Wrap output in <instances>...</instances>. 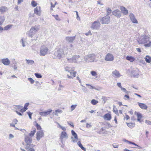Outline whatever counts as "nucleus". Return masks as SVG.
<instances>
[{"label": "nucleus", "mask_w": 151, "mask_h": 151, "mask_svg": "<svg viewBox=\"0 0 151 151\" xmlns=\"http://www.w3.org/2000/svg\"><path fill=\"white\" fill-rule=\"evenodd\" d=\"M36 126L37 129L40 130L41 129V128L40 126L37 123H36Z\"/></svg>", "instance_id": "nucleus-52"}, {"label": "nucleus", "mask_w": 151, "mask_h": 151, "mask_svg": "<svg viewBox=\"0 0 151 151\" xmlns=\"http://www.w3.org/2000/svg\"><path fill=\"white\" fill-rule=\"evenodd\" d=\"M68 61L70 63H78L81 61L79 55H75L70 58H67Z\"/></svg>", "instance_id": "nucleus-2"}, {"label": "nucleus", "mask_w": 151, "mask_h": 151, "mask_svg": "<svg viewBox=\"0 0 151 151\" xmlns=\"http://www.w3.org/2000/svg\"><path fill=\"white\" fill-rule=\"evenodd\" d=\"M2 63L5 65H8L10 63L9 60L8 58L3 59L1 60Z\"/></svg>", "instance_id": "nucleus-21"}, {"label": "nucleus", "mask_w": 151, "mask_h": 151, "mask_svg": "<svg viewBox=\"0 0 151 151\" xmlns=\"http://www.w3.org/2000/svg\"><path fill=\"white\" fill-rule=\"evenodd\" d=\"M35 132L36 129L35 128H34L33 129V130L29 134V135H28V136L32 137L33 136Z\"/></svg>", "instance_id": "nucleus-30"}, {"label": "nucleus", "mask_w": 151, "mask_h": 151, "mask_svg": "<svg viewBox=\"0 0 151 151\" xmlns=\"http://www.w3.org/2000/svg\"><path fill=\"white\" fill-rule=\"evenodd\" d=\"M16 107L18 109H21L23 108V106L19 105L17 106Z\"/></svg>", "instance_id": "nucleus-60"}, {"label": "nucleus", "mask_w": 151, "mask_h": 151, "mask_svg": "<svg viewBox=\"0 0 151 151\" xmlns=\"http://www.w3.org/2000/svg\"><path fill=\"white\" fill-rule=\"evenodd\" d=\"M145 122L146 124L148 125H151V121L149 120H146Z\"/></svg>", "instance_id": "nucleus-54"}, {"label": "nucleus", "mask_w": 151, "mask_h": 151, "mask_svg": "<svg viewBox=\"0 0 151 151\" xmlns=\"http://www.w3.org/2000/svg\"><path fill=\"white\" fill-rule=\"evenodd\" d=\"M126 58L127 60L130 61V62H133L135 60L134 58L131 56H128Z\"/></svg>", "instance_id": "nucleus-27"}, {"label": "nucleus", "mask_w": 151, "mask_h": 151, "mask_svg": "<svg viewBox=\"0 0 151 151\" xmlns=\"http://www.w3.org/2000/svg\"><path fill=\"white\" fill-rule=\"evenodd\" d=\"M12 25H7L6 26H5L4 28V29L5 30H7L8 29L10 28L11 27H12Z\"/></svg>", "instance_id": "nucleus-41"}, {"label": "nucleus", "mask_w": 151, "mask_h": 151, "mask_svg": "<svg viewBox=\"0 0 151 151\" xmlns=\"http://www.w3.org/2000/svg\"><path fill=\"white\" fill-rule=\"evenodd\" d=\"M26 63L29 65H32L35 63L34 61L32 60L26 59Z\"/></svg>", "instance_id": "nucleus-28"}, {"label": "nucleus", "mask_w": 151, "mask_h": 151, "mask_svg": "<svg viewBox=\"0 0 151 151\" xmlns=\"http://www.w3.org/2000/svg\"><path fill=\"white\" fill-rule=\"evenodd\" d=\"M86 85L87 86H89V88L91 89H94L95 88V87H93L92 86H91V85H90L89 84H86Z\"/></svg>", "instance_id": "nucleus-55"}, {"label": "nucleus", "mask_w": 151, "mask_h": 151, "mask_svg": "<svg viewBox=\"0 0 151 151\" xmlns=\"http://www.w3.org/2000/svg\"><path fill=\"white\" fill-rule=\"evenodd\" d=\"M77 106V105H73L71 106V109L72 111Z\"/></svg>", "instance_id": "nucleus-44"}, {"label": "nucleus", "mask_w": 151, "mask_h": 151, "mask_svg": "<svg viewBox=\"0 0 151 151\" xmlns=\"http://www.w3.org/2000/svg\"><path fill=\"white\" fill-rule=\"evenodd\" d=\"M28 80L30 82L31 84H33L34 83L35 81L32 78H28Z\"/></svg>", "instance_id": "nucleus-45"}, {"label": "nucleus", "mask_w": 151, "mask_h": 151, "mask_svg": "<svg viewBox=\"0 0 151 151\" xmlns=\"http://www.w3.org/2000/svg\"><path fill=\"white\" fill-rule=\"evenodd\" d=\"M100 23L99 21H96L93 22L91 27L94 29H98L100 26Z\"/></svg>", "instance_id": "nucleus-7"}, {"label": "nucleus", "mask_w": 151, "mask_h": 151, "mask_svg": "<svg viewBox=\"0 0 151 151\" xmlns=\"http://www.w3.org/2000/svg\"><path fill=\"white\" fill-rule=\"evenodd\" d=\"M112 14L114 16L120 17L121 16V12L119 10L116 9L112 12Z\"/></svg>", "instance_id": "nucleus-17"}, {"label": "nucleus", "mask_w": 151, "mask_h": 151, "mask_svg": "<svg viewBox=\"0 0 151 151\" xmlns=\"http://www.w3.org/2000/svg\"><path fill=\"white\" fill-rule=\"evenodd\" d=\"M33 147H30L28 150V151H35V149L33 148Z\"/></svg>", "instance_id": "nucleus-56"}, {"label": "nucleus", "mask_w": 151, "mask_h": 151, "mask_svg": "<svg viewBox=\"0 0 151 151\" xmlns=\"http://www.w3.org/2000/svg\"><path fill=\"white\" fill-rule=\"evenodd\" d=\"M138 105L140 108L142 109L146 110L147 108V106L145 104L139 102Z\"/></svg>", "instance_id": "nucleus-24"}, {"label": "nucleus", "mask_w": 151, "mask_h": 151, "mask_svg": "<svg viewBox=\"0 0 151 151\" xmlns=\"http://www.w3.org/2000/svg\"><path fill=\"white\" fill-rule=\"evenodd\" d=\"M31 4L33 7H35L37 5V3L36 2L34 1H32L31 2Z\"/></svg>", "instance_id": "nucleus-40"}, {"label": "nucleus", "mask_w": 151, "mask_h": 151, "mask_svg": "<svg viewBox=\"0 0 151 151\" xmlns=\"http://www.w3.org/2000/svg\"><path fill=\"white\" fill-rule=\"evenodd\" d=\"M52 111V110L50 109L48 111H46L40 112H39V114L41 116H46L50 114Z\"/></svg>", "instance_id": "nucleus-19"}, {"label": "nucleus", "mask_w": 151, "mask_h": 151, "mask_svg": "<svg viewBox=\"0 0 151 151\" xmlns=\"http://www.w3.org/2000/svg\"><path fill=\"white\" fill-rule=\"evenodd\" d=\"M8 9L5 6H1L0 7V12L3 13L8 10Z\"/></svg>", "instance_id": "nucleus-23"}, {"label": "nucleus", "mask_w": 151, "mask_h": 151, "mask_svg": "<svg viewBox=\"0 0 151 151\" xmlns=\"http://www.w3.org/2000/svg\"><path fill=\"white\" fill-rule=\"evenodd\" d=\"M24 0H18L17 4H20L21 2L23 1Z\"/></svg>", "instance_id": "nucleus-63"}, {"label": "nucleus", "mask_w": 151, "mask_h": 151, "mask_svg": "<svg viewBox=\"0 0 151 151\" xmlns=\"http://www.w3.org/2000/svg\"><path fill=\"white\" fill-rule=\"evenodd\" d=\"M39 30V29L38 27L36 26L32 27L29 31L28 34V36L32 37L33 35L34 34L37 32Z\"/></svg>", "instance_id": "nucleus-5"}, {"label": "nucleus", "mask_w": 151, "mask_h": 151, "mask_svg": "<svg viewBox=\"0 0 151 151\" xmlns=\"http://www.w3.org/2000/svg\"><path fill=\"white\" fill-rule=\"evenodd\" d=\"M145 47H150L151 46V41H150L148 43L144 45Z\"/></svg>", "instance_id": "nucleus-46"}, {"label": "nucleus", "mask_w": 151, "mask_h": 151, "mask_svg": "<svg viewBox=\"0 0 151 151\" xmlns=\"http://www.w3.org/2000/svg\"><path fill=\"white\" fill-rule=\"evenodd\" d=\"M145 61L147 63H150L151 61V57L148 55H147L145 58Z\"/></svg>", "instance_id": "nucleus-29"}, {"label": "nucleus", "mask_w": 151, "mask_h": 151, "mask_svg": "<svg viewBox=\"0 0 151 151\" xmlns=\"http://www.w3.org/2000/svg\"><path fill=\"white\" fill-rule=\"evenodd\" d=\"M29 103H26L25 104V105H24V109L25 110H27V106H28L29 105Z\"/></svg>", "instance_id": "nucleus-48"}, {"label": "nucleus", "mask_w": 151, "mask_h": 151, "mask_svg": "<svg viewBox=\"0 0 151 151\" xmlns=\"http://www.w3.org/2000/svg\"><path fill=\"white\" fill-rule=\"evenodd\" d=\"M5 20V18L4 16H0V25L2 24Z\"/></svg>", "instance_id": "nucleus-33"}, {"label": "nucleus", "mask_w": 151, "mask_h": 151, "mask_svg": "<svg viewBox=\"0 0 151 151\" xmlns=\"http://www.w3.org/2000/svg\"><path fill=\"white\" fill-rule=\"evenodd\" d=\"M86 127L87 128H90V127H91V126L90 124H88V123H87L86 124Z\"/></svg>", "instance_id": "nucleus-62"}, {"label": "nucleus", "mask_w": 151, "mask_h": 151, "mask_svg": "<svg viewBox=\"0 0 151 151\" xmlns=\"http://www.w3.org/2000/svg\"><path fill=\"white\" fill-rule=\"evenodd\" d=\"M121 90L124 92L126 94H128L129 93V92L127 91L126 89L122 87L121 88Z\"/></svg>", "instance_id": "nucleus-39"}, {"label": "nucleus", "mask_w": 151, "mask_h": 151, "mask_svg": "<svg viewBox=\"0 0 151 151\" xmlns=\"http://www.w3.org/2000/svg\"><path fill=\"white\" fill-rule=\"evenodd\" d=\"M137 118H141L142 117V115L139 113H137Z\"/></svg>", "instance_id": "nucleus-50"}, {"label": "nucleus", "mask_w": 151, "mask_h": 151, "mask_svg": "<svg viewBox=\"0 0 151 151\" xmlns=\"http://www.w3.org/2000/svg\"><path fill=\"white\" fill-rule=\"evenodd\" d=\"M25 142L26 143V144L25 145V148L28 149L30 147H33L34 145L33 144H31L32 141V137L28 135H26L25 137Z\"/></svg>", "instance_id": "nucleus-1"}, {"label": "nucleus", "mask_w": 151, "mask_h": 151, "mask_svg": "<svg viewBox=\"0 0 151 151\" xmlns=\"http://www.w3.org/2000/svg\"><path fill=\"white\" fill-rule=\"evenodd\" d=\"M120 9L122 12L124 14L126 15L128 14V11L124 7L121 6Z\"/></svg>", "instance_id": "nucleus-22"}, {"label": "nucleus", "mask_w": 151, "mask_h": 151, "mask_svg": "<svg viewBox=\"0 0 151 151\" xmlns=\"http://www.w3.org/2000/svg\"><path fill=\"white\" fill-rule=\"evenodd\" d=\"M129 17L131 21L134 23H137L138 22L135 18L134 15L132 13H131L129 15Z\"/></svg>", "instance_id": "nucleus-18"}, {"label": "nucleus", "mask_w": 151, "mask_h": 151, "mask_svg": "<svg viewBox=\"0 0 151 151\" xmlns=\"http://www.w3.org/2000/svg\"><path fill=\"white\" fill-rule=\"evenodd\" d=\"M27 113L28 114L30 119H32L31 116L32 114V113H31L29 112H27Z\"/></svg>", "instance_id": "nucleus-51"}, {"label": "nucleus", "mask_w": 151, "mask_h": 151, "mask_svg": "<svg viewBox=\"0 0 151 151\" xmlns=\"http://www.w3.org/2000/svg\"><path fill=\"white\" fill-rule=\"evenodd\" d=\"M62 112L61 110L60 109H58L55 111V115L57 116H58V113H60Z\"/></svg>", "instance_id": "nucleus-37"}, {"label": "nucleus", "mask_w": 151, "mask_h": 151, "mask_svg": "<svg viewBox=\"0 0 151 151\" xmlns=\"http://www.w3.org/2000/svg\"><path fill=\"white\" fill-rule=\"evenodd\" d=\"M149 37L145 35L141 36L139 39L137 40L139 44H144L146 43L149 40Z\"/></svg>", "instance_id": "nucleus-3"}, {"label": "nucleus", "mask_w": 151, "mask_h": 151, "mask_svg": "<svg viewBox=\"0 0 151 151\" xmlns=\"http://www.w3.org/2000/svg\"><path fill=\"white\" fill-rule=\"evenodd\" d=\"M71 133L75 139H74L73 137H71V139H72V141L74 142H76L78 140V137L77 134L73 130H71Z\"/></svg>", "instance_id": "nucleus-12"}, {"label": "nucleus", "mask_w": 151, "mask_h": 151, "mask_svg": "<svg viewBox=\"0 0 151 151\" xmlns=\"http://www.w3.org/2000/svg\"><path fill=\"white\" fill-rule=\"evenodd\" d=\"M127 125L130 128H133L134 125V124L132 123H127Z\"/></svg>", "instance_id": "nucleus-35"}, {"label": "nucleus", "mask_w": 151, "mask_h": 151, "mask_svg": "<svg viewBox=\"0 0 151 151\" xmlns=\"http://www.w3.org/2000/svg\"><path fill=\"white\" fill-rule=\"evenodd\" d=\"M112 75L114 77L117 78H119L121 76L119 72L116 70L113 71Z\"/></svg>", "instance_id": "nucleus-16"}, {"label": "nucleus", "mask_w": 151, "mask_h": 151, "mask_svg": "<svg viewBox=\"0 0 151 151\" xmlns=\"http://www.w3.org/2000/svg\"><path fill=\"white\" fill-rule=\"evenodd\" d=\"M98 103V101L95 99H92L91 101V103L93 105H96Z\"/></svg>", "instance_id": "nucleus-34"}, {"label": "nucleus", "mask_w": 151, "mask_h": 151, "mask_svg": "<svg viewBox=\"0 0 151 151\" xmlns=\"http://www.w3.org/2000/svg\"><path fill=\"white\" fill-rule=\"evenodd\" d=\"M34 13L35 14L38 16H40L41 13V8L40 6H37L35 8Z\"/></svg>", "instance_id": "nucleus-15"}, {"label": "nucleus", "mask_w": 151, "mask_h": 151, "mask_svg": "<svg viewBox=\"0 0 151 151\" xmlns=\"http://www.w3.org/2000/svg\"><path fill=\"white\" fill-rule=\"evenodd\" d=\"M55 17V19L57 20L60 21V19L58 17V15H52Z\"/></svg>", "instance_id": "nucleus-49"}, {"label": "nucleus", "mask_w": 151, "mask_h": 151, "mask_svg": "<svg viewBox=\"0 0 151 151\" xmlns=\"http://www.w3.org/2000/svg\"><path fill=\"white\" fill-rule=\"evenodd\" d=\"M63 54V51L62 49H60L55 51L54 54L55 58L58 59H60Z\"/></svg>", "instance_id": "nucleus-6"}, {"label": "nucleus", "mask_w": 151, "mask_h": 151, "mask_svg": "<svg viewBox=\"0 0 151 151\" xmlns=\"http://www.w3.org/2000/svg\"><path fill=\"white\" fill-rule=\"evenodd\" d=\"M101 21L102 24H107L110 22V17L109 16H106L101 19Z\"/></svg>", "instance_id": "nucleus-8"}, {"label": "nucleus", "mask_w": 151, "mask_h": 151, "mask_svg": "<svg viewBox=\"0 0 151 151\" xmlns=\"http://www.w3.org/2000/svg\"><path fill=\"white\" fill-rule=\"evenodd\" d=\"M84 60L86 62H90L89 59L87 57V55L86 56H85Z\"/></svg>", "instance_id": "nucleus-47"}, {"label": "nucleus", "mask_w": 151, "mask_h": 151, "mask_svg": "<svg viewBox=\"0 0 151 151\" xmlns=\"http://www.w3.org/2000/svg\"><path fill=\"white\" fill-rule=\"evenodd\" d=\"M68 137V135L65 132H63L61 133L60 138L63 139L64 138L67 139Z\"/></svg>", "instance_id": "nucleus-26"}, {"label": "nucleus", "mask_w": 151, "mask_h": 151, "mask_svg": "<svg viewBox=\"0 0 151 151\" xmlns=\"http://www.w3.org/2000/svg\"><path fill=\"white\" fill-rule=\"evenodd\" d=\"M114 57L112 55L108 53L106 56L105 60L106 61H112L114 60Z\"/></svg>", "instance_id": "nucleus-13"}, {"label": "nucleus", "mask_w": 151, "mask_h": 151, "mask_svg": "<svg viewBox=\"0 0 151 151\" xmlns=\"http://www.w3.org/2000/svg\"><path fill=\"white\" fill-rule=\"evenodd\" d=\"M70 72V76L68 74L67 75V77L68 78L73 79V78L76 76V72H73L72 71H71Z\"/></svg>", "instance_id": "nucleus-20"}, {"label": "nucleus", "mask_w": 151, "mask_h": 151, "mask_svg": "<svg viewBox=\"0 0 151 151\" xmlns=\"http://www.w3.org/2000/svg\"><path fill=\"white\" fill-rule=\"evenodd\" d=\"M35 76L37 78H40L42 77V76L40 73H35Z\"/></svg>", "instance_id": "nucleus-36"}, {"label": "nucleus", "mask_w": 151, "mask_h": 151, "mask_svg": "<svg viewBox=\"0 0 151 151\" xmlns=\"http://www.w3.org/2000/svg\"><path fill=\"white\" fill-rule=\"evenodd\" d=\"M117 86L120 88H121L122 87L121 85V83H117Z\"/></svg>", "instance_id": "nucleus-59"}, {"label": "nucleus", "mask_w": 151, "mask_h": 151, "mask_svg": "<svg viewBox=\"0 0 151 151\" xmlns=\"http://www.w3.org/2000/svg\"><path fill=\"white\" fill-rule=\"evenodd\" d=\"M112 146L113 147L115 148H117L118 147V145H116L115 144H113L112 145Z\"/></svg>", "instance_id": "nucleus-58"}, {"label": "nucleus", "mask_w": 151, "mask_h": 151, "mask_svg": "<svg viewBox=\"0 0 151 151\" xmlns=\"http://www.w3.org/2000/svg\"><path fill=\"white\" fill-rule=\"evenodd\" d=\"M65 70V71L70 72L71 71H73V70H72L71 68L68 66H66L64 68Z\"/></svg>", "instance_id": "nucleus-31"}, {"label": "nucleus", "mask_w": 151, "mask_h": 151, "mask_svg": "<svg viewBox=\"0 0 151 151\" xmlns=\"http://www.w3.org/2000/svg\"><path fill=\"white\" fill-rule=\"evenodd\" d=\"M36 135V139L38 141H39L40 139L44 135V133L42 130H40L37 132Z\"/></svg>", "instance_id": "nucleus-10"}, {"label": "nucleus", "mask_w": 151, "mask_h": 151, "mask_svg": "<svg viewBox=\"0 0 151 151\" xmlns=\"http://www.w3.org/2000/svg\"><path fill=\"white\" fill-rule=\"evenodd\" d=\"M20 42L21 43L22 46L23 47H24L25 46V42L24 41L23 39H22L20 40Z\"/></svg>", "instance_id": "nucleus-43"}, {"label": "nucleus", "mask_w": 151, "mask_h": 151, "mask_svg": "<svg viewBox=\"0 0 151 151\" xmlns=\"http://www.w3.org/2000/svg\"><path fill=\"white\" fill-rule=\"evenodd\" d=\"M139 74V71L137 69L132 70V76L134 78H138Z\"/></svg>", "instance_id": "nucleus-11"}, {"label": "nucleus", "mask_w": 151, "mask_h": 151, "mask_svg": "<svg viewBox=\"0 0 151 151\" xmlns=\"http://www.w3.org/2000/svg\"><path fill=\"white\" fill-rule=\"evenodd\" d=\"M26 111L24 108L23 109L22 108L20 109V111L22 113H23V112L25 111Z\"/></svg>", "instance_id": "nucleus-61"}, {"label": "nucleus", "mask_w": 151, "mask_h": 151, "mask_svg": "<svg viewBox=\"0 0 151 151\" xmlns=\"http://www.w3.org/2000/svg\"><path fill=\"white\" fill-rule=\"evenodd\" d=\"M77 144L80 147H82L83 146L80 141H78V142Z\"/></svg>", "instance_id": "nucleus-57"}, {"label": "nucleus", "mask_w": 151, "mask_h": 151, "mask_svg": "<svg viewBox=\"0 0 151 151\" xmlns=\"http://www.w3.org/2000/svg\"><path fill=\"white\" fill-rule=\"evenodd\" d=\"M113 111L116 114L118 115H119V113L118 112V110H117V108L115 106H113Z\"/></svg>", "instance_id": "nucleus-32"}, {"label": "nucleus", "mask_w": 151, "mask_h": 151, "mask_svg": "<svg viewBox=\"0 0 151 151\" xmlns=\"http://www.w3.org/2000/svg\"><path fill=\"white\" fill-rule=\"evenodd\" d=\"M75 36H68L65 37V40L69 43H73V41L75 40Z\"/></svg>", "instance_id": "nucleus-14"}, {"label": "nucleus", "mask_w": 151, "mask_h": 151, "mask_svg": "<svg viewBox=\"0 0 151 151\" xmlns=\"http://www.w3.org/2000/svg\"><path fill=\"white\" fill-rule=\"evenodd\" d=\"M111 115L109 113H107L105 114L104 116V119L107 120H110L111 119Z\"/></svg>", "instance_id": "nucleus-25"}, {"label": "nucleus", "mask_w": 151, "mask_h": 151, "mask_svg": "<svg viewBox=\"0 0 151 151\" xmlns=\"http://www.w3.org/2000/svg\"><path fill=\"white\" fill-rule=\"evenodd\" d=\"M87 57L89 59L90 62H96L97 61V59H96V56L94 53L88 55Z\"/></svg>", "instance_id": "nucleus-9"}, {"label": "nucleus", "mask_w": 151, "mask_h": 151, "mask_svg": "<svg viewBox=\"0 0 151 151\" xmlns=\"http://www.w3.org/2000/svg\"><path fill=\"white\" fill-rule=\"evenodd\" d=\"M49 49L45 45H42L40 48V55L41 56H45L48 53Z\"/></svg>", "instance_id": "nucleus-4"}, {"label": "nucleus", "mask_w": 151, "mask_h": 151, "mask_svg": "<svg viewBox=\"0 0 151 151\" xmlns=\"http://www.w3.org/2000/svg\"><path fill=\"white\" fill-rule=\"evenodd\" d=\"M124 99L125 100H128L129 99V97L128 95H125L124 96Z\"/></svg>", "instance_id": "nucleus-42"}, {"label": "nucleus", "mask_w": 151, "mask_h": 151, "mask_svg": "<svg viewBox=\"0 0 151 151\" xmlns=\"http://www.w3.org/2000/svg\"><path fill=\"white\" fill-rule=\"evenodd\" d=\"M111 10L110 8H108L107 9V14L109 15L110 13H111Z\"/></svg>", "instance_id": "nucleus-53"}, {"label": "nucleus", "mask_w": 151, "mask_h": 151, "mask_svg": "<svg viewBox=\"0 0 151 151\" xmlns=\"http://www.w3.org/2000/svg\"><path fill=\"white\" fill-rule=\"evenodd\" d=\"M97 4H100L102 6L104 5V4L103 3H101L100 1H97Z\"/></svg>", "instance_id": "nucleus-64"}, {"label": "nucleus", "mask_w": 151, "mask_h": 151, "mask_svg": "<svg viewBox=\"0 0 151 151\" xmlns=\"http://www.w3.org/2000/svg\"><path fill=\"white\" fill-rule=\"evenodd\" d=\"M91 73L92 75L94 76H96L97 75V73L94 71H91Z\"/></svg>", "instance_id": "nucleus-38"}]
</instances>
